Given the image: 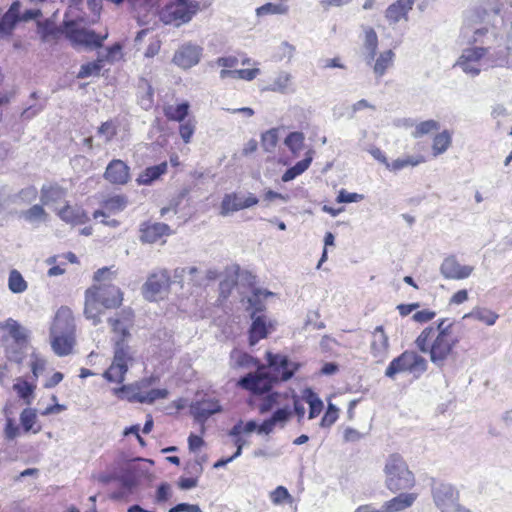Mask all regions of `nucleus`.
<instances>
[{"label": "nucleus", "instance_id": "nucleus-1", "mask_svg": "<svg viewBox=\"0 0 512 512\" xmlns=\"http://www.w3.org/2000/svg\"><path fill=\"white\" fill-rule=\"evenodd\" d=\"M458 343L459 338L453 333V323L447 319H441L436 327H426L415 340L417 348L428 353L431 362L438 368L444 367Z\"/></svg>", "mask_w": 512, "mask_h": 512}, {"label": "nucleus", "instance_id": "nucleus-2", "mask_svg": "<svg viewBox=\"0 0 512 512\" xmlns=\"http://www.w3.org/2000/svg\"><path fill=\"white\" fill-rule=\"evenodd\" d=\"M268 367L261 366L255 373H249L241 378L239 384L255 394H261L271 389L273 382L290 379L299 364L290 361L287 356L267 352Z\"/></svg>", "mask_w": 512, "mask_h": 512}, {"label": "nucleus", "instance_id": "nucleus-3", "mask_svg": "<svg viewBox=\"0 0 512 512\" xmlns=\"http://www.w3.org/2000/svg\"><path fill=\"white\" fill-rule=\"evenodd\" d=\"M501 10L500 0H473V6L466 12V21L480 26L473 29L469 44L484 46L498 37L495 20Z\"/></svg>", "mask_w": 512, "mask_h": 512}, {"label": "nucleus", "instance_id": "nucleus-4", "mask_svg": "<svg viewBox=\"0 0 512 512\" xmlns=\"http://www.w3.org/2000/svg\"><path fill=\"white\" fill-rule=\"evenodd\" d=\"M121 303L122 293L117 286L105 283L94 285L85 292L84 314L92 320L93 325H97L104 309L116 308Z\"/></svg>", "mask_w": 512, "mask_h": 512}, {"label": "nucleus", "instance_id": "nucleus-5", "mask_svg": "<svg viewBox=\"0 0 512 512\" xmlns=\"http://www.w3.org/2000/svg\"><path fill=\"white\" fill-rule=\"evenodd\" d=\"M75 323L70 309L60 308L51 327V347L58 356L68 355L74 345Z\"/></svg>", "mask_w": 512, "mask_h": 512}, {"label": "nucleus", "instance_id": "nucleus-6", "mask_svg": "<svg viewBox=\"0 0 512 512\" xmlns=\"http://www.w3.org/2000/svg\"><path fill=\"white\" fill-rule=\"evenodd\" d=\"M384 473L386 487L392 492L409 489L414 485L412 472L398 454H392L387 458Z\"/></svg>", "mask_w": 512, "mask_h": 512}, {"label": "nucleus", "instance_id": "nucleus-7", "mask_svg": "<svg viewBox=\"0 0 512 512\" xmlns=\"http://www.w3.org/2000/svg\"><path fill=\"white\" fill-rule=\"evenodd\" d=\"M489 54L490 48L488 46L471 44V46L462 50L455 66H458L465 74L476 77L482 70L493 67Z\"/></svg>", "mask_w": 512, "mask_h": 512}, {"label": "nucleus", "instance_id": "nucleus-8", "mask_svg": "<svg viewBox=\"0 0 512 512\" xmlns=\"http://www.w3.org/2000/svg\"><path fill=\"white\" fill-rule=\"evenodd\" d=\"M427 370V361L415 351H404L394 358L385 370V376L393 379L396 374L409 372L415 377L421 376Z\"/></svg>", "mask_w": 512, "mask_h": 512}, {"label": "nucleus", "instance_id": "nucleus-9", "mask_svg": "<svg viewBox=\"0 0 512 512\" xmlns=\"http://www.w3.org/2000/svg\"><path fill=\"white\" fill-rule=\"evenodd\" d=\"M134 361V352L127 344L117 341L114 346V357L110 367L104 372L103 377L114 383H122L129 365Z\"/></svg>", "mask_w": 512, "mask_h": 512}, {"label": "nucleus", "instance_id": "nucleus-10", "mask_svg": "<svg viewBox=\"0 0 512 512\" xmlns=\"http://www.w3.org/2000/svg\"><path fill=\"white\" fill-rule=\"evenodd\" d=\"M64 34L73 46H84L89 49L101 48L102 42L108 37L97 35L93 30L79 27L73 21L64 22Z\"/></svg>", "mask_w": 512, "mask_h": 512}, {"label": "nucleus", "instance_id": "nucleus-11", "mask_svg": "<svg viewBox=\"0 0 512 512\" xmlns=\"http://www.w3.org/2000/svg\"><path fill=\"white\" fill-rule=\"evenodd\" d=\"M432 494L434 503L441 512H470L459 503V492L450 484H436Z\"/></svg>", "mask_w": 512, "mask_h": 512}, {"label": "nucleus", "instance_id": "nucleus-12", "mask_svg": "<svg viewBox=\"0 0 512 512\" xmlns=\"http://www.w3.org/2000/svg\"><path fill=\"white\" fill-rule=\"evenodd\" d=\"M171 277L167 270H160L150 274L142 287L145 299L156 301L168 291Z\"/></svg>", "mask_w": 512, "mask_h": 512}, {"label": "nucleus", "instance_id": "nucleus-13", "mask_svg": "<svg viewBox=\"0 0 512 512\" xmlns=\"http://www.w3.org/2000/svg\"><path fill=\"white\" fill-rule=\"evenodd\" d=\"M193 12L187 5V0H175L166 5L160 12V19L165 24L180 26L191 20Z\"/></svg>", "mask_w": 512, "mask_h": 512}, {"label": "nucleus", "instance_id": "nucleus-14", "mask_svg": "<svg viewBox=\"0 0 512 512\" xmlns=\"http://www.w3.org/2000/svg\"><path fill=\"white\" fill-rule=\"evenodd\" d=\"M252 323L249 329V345H256L275 330V322L265 314L251 313Z\"/></svg>", "mask_w": 512, "mask_h": 512}, {"label": "nucleus", "instance_id": "nucleus-15", "mask_svg": "<svg viewBox=\"0 0 512 512\" xmlns=\"http://www.w3.org/2000/svg\"><path fill=\"white\" fill-rule=\"evenodd\" d=\"M202 51L198 45L185 43L175 51L172 62L181 69H189L199 63Z\"/></svg>", "mask_w": 512, "mask_h": 512}, {"label": "nucleus", "instance_id": "nucleus-16", "mask_svg": "<svg viewBox=\"0 0 512 512\" xmlns=\"http://www.w3.org/2000/svg\"><path fill=\"white\" fill-rule=\"evenodd\" d=\"M258 203V199L253 194L242 195L237 193L226 194L221 202L222 216H227L233 212L252 207Z\"/></svg>", "mask_w": 512, "mask_h": 512}, {"label": "nucleus", "instance_id": "nucleus-17", "mask_svg": "<svg viewBox=\"0 0 512 512\" xmlns=\"http://www.w3.org/2000/svg\"><path fill=\"white\" fill-rule=\"evenodd\" d=\"M389 352V338L383 326H377L372 332L370 353L378 362L384 361Z\"/></svg>", "mask_w": 512, "mask_h": 512}, {"label": "nucleus", "instance_id": "nucleus-18", "mask_svg": "<svg viewBox=\"0 0 512 512\" xmlns=\"http://www.w3.org/2000/svg\"><path fill=\"white\" fill-rule=\"evenodd\" d=\"M104 178L112 184L125 185L130 179V168L124 161L114 159L106 167Z\"/></svg>", "mask_w": 512, "mask_h": 512}, {"label": "nucleus", "instance_id": "nucleus-19", "mask_svg": "<svg viewBox=\"0 0 512 512\" xmlns=\"http://www.w3.org/2000/svg\"><path fill=\"white\" fill-rule=\"evenodd\" d=\"M414 0H397L390 4L385 11V18L390 25L401 20L408 21V13L413 9Z\"/></svg>", "mask_w": 512, "mask_h": 512}, {"label": "nucleus", "instance_id": "nucleus-20", "mask_svg": "<svg viewBox=\"0 0 512 512\" xmlns=\"http://www.w3.org/2000/svg\"><path fill=\"white\" fill-rule=\"evenodd\" d=\"M140 241L142 243H155L162 236L170 235L171 229L165 223H143L140 226Z\"/></svg>", "mask_w": 512, "mask_h": 512}, {"label": "nucleus", "instance_id": "nucleus-21", "mask_svg": "<svg viewBox=\"0 0 512 512\" xmlns=\"http://www.w3.org/2000/svg\"><path fill=\"white\" fill-rule=\"evenodd\" d=\"M221 411V406L214 399L196 401L190 405V412L200 422H205L211 415Z\"/></svg>", "mask_w": 512, "mask_h": 512}, {"label": "nucleus", "instance_id": "nucleus-22", "mask_svg": "<svg viewBox=\"0 0 512 512\" xmlns=\"http://www.w3.org/2000/svg\"><path fill=\"white\" fill-rule=\"evenodd\" d=\"M440 270L447 279H464L470 276L473 267L463 266L454 257H448L443 261Z\"/></svg>", "mask_w": 512, "mask_h": 512}, {"label": "nucleus", "instance_id": "nucleus-23", "mask_svg": "<svg viewBox=\"0 0 512 512\" xmlns=\"http://www.w3.org/2000/svg\"><path fill=\"white\" fill-rule=\"evenodd\" d=\"M414 493H402L383 503L381 512H400L413 505L416 500Z\"/></svg>", "mask_w": 512, "mask_h": 512}, {"label": "nucleus", "instance_id": "nucleus-24", "mask_svg": "<svg viewBox=\"0 0 512 512\" xmlns=\"http://www.w3.org/2000/svg\"><path fill=\"white\" fill-rule=\"evenodd\" d=\"M67 191L58 184L43 185L40 200L43 205H52L61 202L66 197Z\"/></svg>", "mask_w": 512, "mask_h": 512}, {"label": "nucleus", "instance_id": "nucleus-25", "mask_svg": "<svg viewBox=\"0 0 512 512\" xmlns=\"http://www.w3.org/2000/svg\"><path fill=\"white\" fill-rule=\"evenodd\" d=\"M174 282L181 283L187 278L193 285H203V275L197 267H179L174 270Z\"/></svg>", "mask_w": 512, "mask_h": 512}, {"label": "nucleus", "instance_id": "nucleus-26", "mask_svg": "<svg viewBox=\"0 0 512 512\" xmlns=\"http://www.w3.org/2000/svg\"><path fill=\"white\" fill-rule=\"evenodd\" d=\"M57 214L63 221L72 225L83 224L88 219L82 209L70 205H65Z\"/></svg>", "mask_w": 512, "mask_h": 512}, {"label": "nucleus", "instance_id": "nucleus-27", "mask_svg": "<svg viewBox=\"0 0 512 512\" xmlns=\"http://www.w3.org/2000/svg\"><path fill=\"white\" fill-rule=\"evenodd\" d=\"M0 328L7 330L9 335L15 340L17 344L25 343L28 338V330L21 326L14 319H7L0 323Z\"/></svg>", "mask_w": 512, "mask_h": 512}, {"label": "nucleus", "instance_id": "nucleus-28", "mask_svg": "<svg viewBox=\"0 0 512 512\" xmlns=\"http://www.w3.org/2000/svg\"><path fill=\"white\" fill-rule=\"evenodd\" d=\"M314 156L313 150H308L305 154V158L299 162H297L293 167L286 170V172L282 175L283 182H289L295 179L297 176L304 173L310 166Z\"/></svg>", "mask_w": 512, "mask_h": 512}, {"label": "nucleus", "instance_id": "nucleus-29", "mask_svg": "<svg viewBox=\"0 0 512 512\" xmlns=\"http://www.w3.org/2000/svg\"><path fill=\"white\" fill-rule=\"evenodd\" d=\"M364 33V47L366 50L365 60L368 65H371L377 55L378 36L374 29L371 27H365Z\"/></svg>", "mask_w": 512, "mask_h": 512}, {"label": "nucleus", "instance_id": "nucleus-30", "mask_svg": "<svg viewBox=\"0 0 512 512\" xmlns=\"http://www.w3.org/2000/svg\"><path fill=\"white\" fill-rule=\"evenodd\" d=\"M288 398V393L281 394L278 392H273L263 398L261 404L258 407V410L261 414H265L271 411L273 408L277 409L280 407L288 400Z\"/></svg>", "mask_w": 512, "mask_h": 512}, {"label": "nucleus", "instance_id": "nucleus-31", "mask_svg": "<svg viewBox=\"0 0 512 512\" xmlns=\"http://www.w3.org/2000/svg\"><path fill=\"white\" fill-rule=\"evenodd\" d=\"M168 396L166 389H151L148 392H135L128 397L129 401L152 404L158 399H165Z\"/></svg>", "mask_w": 512, "mask_h": 512}, {"label": "nucleus", "instance_id": "nucleus-32", "mask_svg": "<svg viewBox=\"0 0 512 512\" xmlns=\"http://www.w3.org/2000/svg\"><path fill=\"white\" fill-rule=\"evenodd\" d=\"M38 34L43 42L50 43L56 42L60 35L63 33L55 24L50 20L38 22Z\"/></svg>", "mask_w": 512, "mask_h": 512}, {"label": "nucleus", "instance_id": "nucleus-33", "mask_svg": "<svg viewBox=\"0 0 512 512\" xmlns=\"http://www.w3.org/2000/svg\"><path fill=\"white\" fill-rule=\"evenodd\" d=\"M20 423L25 433L32 432L37 434L41 431V426L37 424V413L35 409L25 408L20 414Z\"/></svg>", "mask_w": 512, "mask_h": 512}, {"label": "nucleus", "instance_id": "nucleus-34", "mask_svg": "<svg viewBox=\"0 0 512 512\" xmlns=\"http://www.w3.org/2000/svg\"><path fill=\"white\" fill-rule=\"evenodd\" d=\"M167 171V163L163 162L156 166L146 168L137 178L139 185H149Z\"/></svg>", "mask_w": 512, "mask_h": 512}, {"label": "nucleus", "instance_id": "nucleus-35", "mask_svg": "<svg viewBox=\"0 0 512 512\" xmlns=\"http://www.w3.org/2000/svg\"><path fill=\"white\" fill-rule=\"evenodd\" d=\"M395 53L392 50L381 52L373 65V72L377 77H382L393 65Z\"/></svg>", "mask_w": 512, "mask_h": 512}, {"label": "nucleus", "instance_id": "nucleus-36", "mask_svg": "<svg viewBox=\"0 0 512 512\" xmlns=\"http://www.w3.org/2000/svg\"><path fill=\"white\" fill-rule=\"evenodd\" d=\"M131 319L125 318H110L109 324L112 327V331L116 334L117 339L115 340V343L117 341H121V343L125 344V341L127 338L130 337L129 333V327H130Z\"/></svg>", "mask_w": 512, "mask_h": 512}, {"label": "nucleus", "instance_id": "nucleus-37", "mask_svg": "<svg viewBox=\"0 0 512 512\" xmlns=\"http://www.w3.org/2000/svg\"><path fill=\"white\" fill-rule=\"evenodd\" d=\"M302 398L309 404V419L317 417L323 409L321 399L309 388L303 391Z\"/></svg>", "mask_w": 512, "mask_h": 512}, {"label": "nucleus", "instance_id": "nucleus-38", "mask_svg": "<svg viewBox=\"0 0 512 512\" xmlns=\"http://www.w3.org/2000/svg\"><path fill=\"white\" fill-rule=\"evenodd\" d=\"M292 84V75L286 71H280L271 85L268 87V90L279 93H287L290 86Z\"/></svg>", "mask_w": 512, "mask_h": 512}, {"label": "nucleus", "instance_id": "nucleus-39", "mask_svg": "<svg viewBox=\"0 0 512 512\" xmlns=\"http://www.w3.org/2000/svg\"><path fill=\"white\" fill-rule=\"evenodd\" d=\"M423 162V156H406L389 162V164H387V169L392 172H398L408 166L415 167Z\"/></svg>", "mask_w": 512, "mask_h": 512}, {"label": "nucleus", "instance_id": "nucleus-40", "mask_svg": "<svg viewBox=\"0 0 512 512\" xmlns=\"http://www.w3.org/2000/svg\"><path fill=\"white\" fill-rule=\"evenodd\" d=\"M452 136L449 131L444 130L433 139L432 151L434 156L443 154L451 145Z\"/></svg>", "mask_w": 512, "mask_h": 512}, {"label": "nucleus", "instance_id": "nucleus-41", "mask_svg": "<svg viewBox=\"0 0 512 512\" xmlns=\"http://www.w3.org/2000/svg\"><path fill=\"white\" fill-rule=\"evenodd\" d=\"M21 216L28 222L32 224H39L40 222H46L48 219V214L42 207V205H33L28 210L23 211Z\"/></svg>", "mask_w": 512, "mask_h": 512}, {"label": "nucleus", "instance_id": "nucleus-42", "mask_svg": "<svg viewBox=\"0 0 512 512\" xmlns=\"http://www.w3.org/2000/svg\"><path fill=\"white\" fill-rule=\"evenodd\" d=\"M8 288L12 293L20 294L27 290L28 284L21 275V273L13 269L9 273L8 277Z\"/></svg>", "mask_w": 512, "mask_h": 512}, {"label": "nucleus", "instance_id": "nucleus-43", "mask_svg": "<svg viewBox=\"0 0 512 512\" xmlns=\"http://www.w3.org/2000/svg\"><path fill=\"white\" fill-rule=\"evenodd\" d=\"M153 379H143L135 384L130 385H123L119 388L114 389V394L117 396L125 395V397L128 399L129 396H131L135 392H143L142 389L147 388L152 384Z\"/></svg>", "mask_w": 512, "mask_h": 512}, {"label": "nucleus", "instance_id": "nucleus-44", "mask_svg": "<svg viewBox=\"0 0 512 512\" xmlns=\"http://www.w3.org/2000/svg\"><path fill=\"white\" fill-rule=\"evenodd\" d=\"M13 389L17 392L19 397L24 400L26 405H31L35 389L34 385L28 383L25 380L18 379L17 382L13 385Z\"/></svg>", "mask_w": 512, "mask_h": 512}, {"label": "nucleus", "instance_id": "nucleus-45", "mask_svg": "<svg viewBox=\"0 0 512 512\" xmlns=\"http://www.w3.org/2000/svg\"><path fill=\"white\" fill-rule=\"evenodd\" d=\"M273 293L268 291V290H264V289H260V288H255L253 289V292H252V295L248 298V303L250 305V307L254 308V311L255 314H257V312H261L264 308V305H263V299L269 297V296H272Z\"/></svg>", "mask_w": 512, "mask_h": 512}, {"label": "nucleus", "instance_id": "nucleus-46", "mask_svg": "<svg viewBox=\"0 0 512 512\" xmlns=\"http://www.w3.org/2000/svg\"><path fill=\"white\" fill-rule=\"evenodd\" d=\"M292 413L291 407L286 401L274 411L270 418L275 425H280L283 428L291 418Z\"/></svg>", "mask_w": 512, "mask_h": 512}, {"label": "nucleus", "instance_id": "nucleus-47", "mask_svg": "<svg viewBox=\"0 0 512 512\" xmlns=\"http://www.w3.org/2000/svg\"><path fill=\"white\" fill-rule=\"evenodd\" d=\"M305 136L302 132H291L284 140V144L294 154H298L304 146Z\"/></svg>", "mask_w": 512, "mask_h": 512}, {"label": "nucleus", "instance_id": "nucleus-48", "mask_svg": "<svg viewBox=\"0 0 512 512\" xmlns=\"http://www.w3.org/2000/svg\"><path fill=\"white\" fill-rule=\"evenodd\" d=\"M128 204V199L124 195H114L109 198H107L103 206L106 210L110 212H119L126 208Z\"/></svg>", "mask_w": 512, "mask_h": 512}, {"label": "nucleus", "instance_id": "nucleus-49", "mask_svg": "<svg viewBox=\"0 0 512 512\" xmlns=\"http://www.w3.org/2000/svg\"><path fill=\"white\" fill-rule=\"evenodd\" d=\"M119 480L122 487L130 493L138 485L139 473L135 468H129L122 474Z\"/></svg>", "mask_w": 512, "mask_h": 512}, {"label": "nucleus", "instance_id": "nucleus-50", "mask_svg": "<svg viewBox=\"0 0 512 512\" xmlns=\"http://www.w3.org/2000/svg\"><path fill=\"white\" fill-rule=\"evenodd\" d=\"M278 143V129L272 128L264 132L261 136V146L266 152H273Z\"/></svg>", "mask_w": 512, "mask_h": 512}, {"label": "nucleus", "instance_id": "nucleus-51", "mask_svg": "<svg viewBox=\"0 0 512 512\" xmlns=\"http://www.w3.org/2000/svg\"><path fill=\"white\" fill-rule=\"evenodd\" d=\"M440 129V124L436 120H426L423 122H420L416 125L415 130L413 131L412 135L415 138L422 137L424 135H427L433 131H437Z\"/></svg>", "mask_w": 512, "mask_h": 512}, {"label": "nucleus", "instance_id": "nucleus-52", "mask_svg": "<svg viewBox=\"0 0 512 512\" xmlns=\"http://www.w3.org/2000/svg\"><path fill=\"white\" fill-rule=\"evenodd\" d=\"M288 7L281 3H266L256 9L258 16H266L269 14H286Z\"/></svg>", "mask_w": 512, "mask_h": 512}, {"label": "nucleus", "instance_id": "nucleus-53", "mask_svg": "<svg viewBox=\"0 0 512 512\" xmlns=\"http://www.w3.org/2000/svg\"><path fill=\"white\" fill-rule=\"evenodd\" d=\"M118 126L114 121H106L98 128L97 134L103 138L105 143H109L117 134Z\"/></svg>", "mask_w": 512, "mask_h": 512}, {"label": "nucleus", "instance_id": "nucleus-54", "mask_svg": "<svg viewBox=\"0 0 512 512\" xmlns=\"http://www.w3.org/2000/svg\"><path fill=\"white\" fill-rule=\"evenodd\" d=\"M20 17L13 16L12 13H5L0 20V36L9 35L14 29Z\"/></svg>", "mask_w": 512, "mask_h": 512}, {"label": "nucleus", "instance_id": "nucleus-55", "mask_svg": "<svg viewBox=\"0 0 512 512\" xmlns=\"http://www.w3.org/2000/svg\"><path fill=\"white\" fill-rule=\"evenodd\" d=\"M189 104L187 102L177 105L175 108H170L166 113L167 117L174 121H183L187 116Z\"/></svg>", "mask_w": 512, "mask_h": 512}, {"label": "nucleus", "instance_id": "nucleus-56", "mask_svg": "<svg viewBox=\"0 0 512 512\" xmlns=\"http://www.w3.org/2000/svg\"><path fill=\"white\" fill-rule=\"evenodd\" d=\"M231 358L235 361L236 365L242 367H249L257 364V361L252 356L237 350H234L231 353Z\"/></svg>", "mask_w": 512, "mask_h": 512}, {"label": "nucleus", "instance_id": "nucleus-57", "mask_svg": "<svg viewBox=\"0 0 512 512\" xmlns=\"http://www.w3.org/2000/svg\"><path fill=\"white\" fill-rule=\"evenodd\" d=\"M270 498L271 501L276 505H279L284 501L292 502V496L283 486H278L275 490H273L270 494Z\"/></svg>", "mask_w": 512, "mask_h": 512}, {"label": "nucleus", "instance_id": "nucleus-58", "mask_svg": "<svg viewBox=\"0 0 512 512\" xmlns=\"http://www.w3.org/2000/svg\"><path fill=\"white\" fill-rule=\"evenodd\" d=\"M102 65L98 62H92L88 64H84L81 66L80 71L78 73V78H86L92 75H98Z\"/></svg>", "mask_w": 512, "mask_h": 512}, {"label": "nucleus", "instance_id": "nucleus-59", "mask_svg": "<svg viewBox=\"0 0 512 512\" xmlns=\"http://www.w3.org/2000/svg\"><path fill=\"white\" fill-rule=\"evenodd\" d=\"M337 418H338V409L333 404L330 403L328 405V409H327L325 415L323 416V418L321 420V426L329 427L332 424H334V422L337 420Z\"/></svg>", "mask_w": 512, "mask_h": 512}, {"label": "nucleus", "instance_id": "nucleus-60", "mask_svg": "<svg viewBox=\"0 0 512 512\" xmlns=\"http://www.w3.org/2000/svg\"><path fill=\"white\" fill-rule=\"evenodd\" d=\"M472 316L487 325H493L497 319V315L489 310L475 311Z\"/></svg>", "mask_w": 512, "mask_h": 512}, {"label": "nucleus", "instance_id": "nucleus-61", "mask_svg": "<svg viewBox=\"0 0 512 512\" xmlns=\"http://www.w3.org/2000/svg\"><path fill=\"white\" fill-rule=\"evenodd\" d=\"M195 131V125L192 121L182 123L179 127V133L185 143H189Z\"/></svg>", "mask_w": 512, "mask_h": 512}, {"label": "nucleus", "instance_id": "nucleus-62", "mask_svg": "<svg viewBox=\"0 0 512 512\" xmlns=\"http://www.w3.org/2000/svg\"><path fill=\"white\" fill-rule=\"evenodd\" d=\"M364 195L358 194V193H350L346 190L342 189L338 196H337V202L338 203H352V202H359L363 200Z\"/></svg>", "mask_w": 512, "mask_h": 512}, {"label": "nucleus", "instance_id": "nucleus-63", "mask_svg": "<svg viewBox=\"0 0 512 512\" xmlns=\"http://www.w3.org/2000/svg\"><path fill=\"white\" fill-rule=\"evenodd\" d=\"M4 434L8 440H13L20 435V428L15 424L12 418L6 419Z\"/></svg>", "mask_w": 512, "mask_h": 512}, {"label": "nucleus", "instance_id": "nucleus-64", "mask_svg": "<svg viewBox=\"0 0 512 512\" xmlns=\"http://www.w3.org/2000/svg\"><path fill=\"white\" fill-rule=\"evenodd\" d=\"M259 73H260V70L258 68L234 70V79H244V80L251 81Z\"/></svg>", "mask_w": 512, "mask_h": 512}]
</instances>
